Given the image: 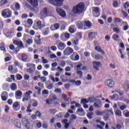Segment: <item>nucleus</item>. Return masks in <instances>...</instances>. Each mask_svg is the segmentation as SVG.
Segmentation results:
<instances>
[{
  "mask_svg": "<svg viewBox=\"0 0 129 129\" xmlns=\"http://www.w3.org/2000/svg\"><path fill=\"white\" fill-rule=\"evenodd\" d=\"M40 80L42 82H46V77H42L41 78H40Z\"/></svg>",
  "mask_w": 129,
  "mask_h": 129,
  "instance_id": "nucleus-61",
  "label": "nucleus"
},
{
  "mask_svg": "<svg viewBox=\"0 0 129 129\" xmlns=\"http://www.w3.org/2000/svg\"><path fill=\"white\" fill-rule=\"evenodd\" d=\"M29 4H31L33 7V13H39V8L38 7V0H26Z\"/></svg>",
  "mask_w": 129,
  "mask_h": 129,
  "instance_id": "nucleus-2",
  "label": "nucleus"
},
{
  "mask_svg": "<svg viewBox=\"0 0 129 129\" xmlns=\"http://www.w3.org/2000/svg\"><path fill=\"white\" fill-rule=\"evenodd\" d=\"M50 78H51V80H52V82L53 83L58 82L59 81V78H54V77L51 76Z\"/></svg>",
  "mask_w": 129,
  "mask_h": 129,
  "instance_id": "nucleus-32",
  "label": "nucleus"
},
{
  "mask_svg": "<svg viewBox=\"0 0 129 129\" xmlns=\"http://www.w3.org/2000/svg\"><path fill=\"white\" fill-rule=\"evenodd\" d=\"M113 31L114 32H115V33H117V34H118V33H119L120 32V30H119V29L116 28V27H114L113 28Z\"/></svg>",
  "mask_w": 129,
  "mask_h": 129,
  "instance_id": "nucleus-39",
  "label": "nucleus"
},
{
  "mask_svg": "<svg viewBox=\"0 0 129 129\" xmlns=\"http://www.w3.org/2000/svg\"><path fill=\"white\" fill-rule=\"evenodd\" d=\"M47 13H48V10L46 8H44L43 10L40 12V15L41 17H47Z\"/></svg>",
  "mask_w": 129,
  "mask_h": 129,
  "instance_id": "nucleus-19",
  "label": "nucleus"
},
{
  "mask_svg": "<svg viewBox=\"0 0 129 129\" xmlns=\"http://www.w3.org/2000/svg\"><path fill=\"white\" fill-rule=\"evenodd\" d=\"M122 24L124 25V27L123 28V31H127L128 30V25H127V23L125 22H122Z\"/></svg>",
  "mask_w": 129,
  "mask_h": 129,
  "instance_id": "nucleus-24",
  "label": "nucleus"
},
{
  "mask_svg": "<svg viewBox=\"0 0 129 129\" xmlns=\"http://www.w3.org/2000/svg\"><path fill=\"white\" fill-rule=\"evenodd\" d=\"M75 85H76V86H80V85H81V81H76Z\"/></svg>",
  "mask_w": 129,
  "mask_h": 129,
  "instance_id": "nucleus-44",
  "label": "nucleus"
},
{
  "mask_svg": "<svg viewBox=\"0 0 129 129\" xmlns=\"http://www.w3.org/2000/svg\"><path fill=\"white\" fill-rule=\"evenodd\" d=\"M70 38V35L68 33H63L60 35V39L62 41H65Z\"/></svg>",
  "mask_w": 129,
  "mask_h": 129,
  "instance_id": "nucleus-10",
  "label": "nucleus"
},
{
  "mask_svg": "<svg viewBox=\"0 0 129 129\" xmlns=\"http://www.w3.org/2000/svg\"><path fill=\"white\" fill-rule=\"evenodd\" d=\"M22 57V60L23 61V62H25L28 59V56H27V54L23 53L21 55Z\"/></svg>",
  "mask_w": 129,
  "mask_h": 129,
  "instance_id": "nucleus-29",
  "label": "nucleus"
},
{
  "mask_svg": "<svg viewBox=\"0 0 129 129\" xmlns=\"http://www.w3.org/2000/svg\"><path fill=\"white\" fill-rule=\"evenodd\" d=\"M13 108L15 111H18L20 109V104L19 102H15L13 105Z\"/></svg>",
  "mask_w": 129,
  "mask_h": 129,
  "instance_id": "nucleus-14",
  "label": "nucleus"
},
{
  "mask_svg": "<svg viewBox=\"0 0 129 129\" xmlns=\"http://www.w3.org/2000/svg\"><path fill=\"white\" fill-rule=\"evenodd\" d=\"M56 11L57 14H58V15L62 18H65V17H66V13L62 9L59 8H56Z\"/></svg>",
  "mask_w": 129,
  "mask_h": 129,
  "instance_id": "nucleus-9",
  "label": "nucleus"
},
{
  "mask_svg": "<svg viewBox=\"0 0 129 129\" xmlns=\"http://www.w3.org/2000/svg\"><path fill=\"white\" fill-rule=\"evenodd\" d=\"M64 70L66 72H69L70 71H71V68H70V67H67Z\"/></svg>",
  "mask_w": 129,
  "mask_h": 129,
  "instance_id": "nucleus-58",
  "label": "nucleus"
},
{
  "mask_svg": "<svg viewBox=\"0 0 129 129\" xmlns=\"http://www.w3.org/2000/svg\"><path fill=\"white\" fill-rule=\"evenodd\" d=\"M64 0H48L49 4L55 7H61Z\"/></svg>",
  "mask_w": 129,
  "mask_h": 129,
  "instance_id": "nucleus-5",
  "label": "nucleus"
},
{
  "mask_svg": "<svg viewBox=\"0 0 129 129\" xmlns=\"http://www.w3.org/2000/svg\"><path fill=\"white\" fill-rule=\"evenodd\" d=\"M95 50H96V51H97L98 52H100V51H101V48H100V47H99V46H97L95 47Z\"/></svg>",
  "mask_w": 129,
  "mask_h": 129,
  "instance_id": "nucleus-59",
  "label": "nucleus"
},
{
  "mask_svg": "<svg viewBox=\"0 0 129 129\" xmlns=\"http://www.w3.org/2000/svg\"><path fill=\"white\" fill-rule=\"evenodd\" d=\"M117 6H118V4L117 3V2L114 1L113 3V7H114V8H117Z\"/></svg>",
  "mask_w": 129,
  "mask_h": 129,
  "instance_id": "nucleus-50",
  "label": "nucleus"
},
{
  "mask_svg": "<svg viewBox=\"0 0 129 129\" xmlns=\"http://www.w3.org/2000/svg\"><path fill=\"white\" fill-rule=\"evenodd\" d=\"M77 26L80 30H82V28H83V24H82V22L80 21H78L77 22Z\"/></svg>",
  "mask_w": 129,
  "mask_h": 129,
  "instance_id": "nucleus-23",
  "label": "nucleus"
},
{
  "mask_svg": "<svg viewBox=\"0 0 129 129\" xmlns=\"http://www.w3.org/2000/svg\"><path fill=\"white\" fill-rule=\"evenodd\" d=\"M11 88L13 91L17 90V85L16 83H12L11 86Z\"/></svg>",
  "mask_w": 129,
  "mask_h": 129,
  "instance_id": "nucleus-28",
  "label": "nucleus"
},
{
  "mask_svg": "<svg viewBox=\"0 0 129 129\" xmlns=\"http://www.w3.org/2000/svg\"><path fill=\"white\" fill-rule=\"evenodd\" d=\"M107 115H113V111H112V109H111L108 110Z\"/></svg>",
  "mask_w": 129,
  "mask_h": 129,
  "instance_id": "nucleus-41",
  "label": "nucleus"
},
{
  "mask_svg": "<svg viewBox=\"0 0 129 129\" xmlns=\"http://www.w3.org/2000/svg\"><path fill=\"white\" fill-rule=\"evenodd\" d=\"M2 16L4 17L5 19L11 18V17H12V11L9 9L4 10L2 11Z\"/></svg>",
  "mask_w": 129,
  "mask_h": 129,
  "instance_id": "nucleus-3",
  "label": "nucleus"
},
{
  "mask_svg": "<svg viewBox=\"0 0 129 129\" xmlns=\"http://www.w3.org/2000/svg\"><path fill=\"white\" fill-rule=\"evenodd\" d=\"M29 78H30V76L27 74L24 75V79L25 80H29Z\"/></svg>",
  "mask_w": 129,
  "mask_h": 129,
  "instance_id": "nucleus-63",
  "label": "nucleus"
},
{
  "mask_svg": "<svg viewBox=\"0 0 129 129\" xmlns=\"http://www.w3.org/2000/svg\"><path fill=\"white\" fill-rule=\"evenodd\" d=\"M84 56H85V57H89V56H90V52H89L88 51L84 52Z\"/></svg>",
  "mask_w": 129,
  "mask_h": 129,
  "instance_id": "nucleus-47",
  "label": "nucleus"
},
{
  "mask_svg": "<svg viewBox=\"0 0 129 129\" xmlns=\"http://www.w3.org/2000/svg\"><path fill=\"white\" fill-rule=\"evenodd\" d=\"M35 114L38 117H41V115H42V114H41L39 111H36L35 112Z\"/></svg>",
  "mask_w": 129,
  "mask_h": 129,
  "instance_id": "nucleus-64",
  "label": "nucleus"
},
{
  "mask_svg": "<svg viewBox=\"0 0 129 129\" xmlns=\"http://www.w3.org/2000/svg\"><path fill=\"white\" fill-rule=\"evenodd\" d=\"M34 72V71L32 70V69H28L27 70V73H29V74H32Z\"/></svg>",
  "mask_w": 129,
  "mask_h": 129,
  "instance_id": "nucleus-60",
  "label": "nucleus"
},
{
  "mask_svg": "<svg viewBox=\"0 0 129 129\" xmlns=\"http://www.w3.org/2000/svg\"><path fill=\"white\" fill-rule=\"evenodd\" d=\"M4 95H8V92H3L2 94V99L3 101H7V97Z\"/></svg>",
  "mask_w": 129,
  "mask_h": 129,
  "instance_id": "nucleus-21",
  "label": "nucleus"
},
{
  "mask_svg": "<svg viewBox=\"0 0 129 129\" xmlns=\"http://www.w3.org/2000/svg\"><path fill=\"white\" fill-rule=\"evenodd\" d=\"M42 94H45V95L49 94V91H48V90H43L42 91Z\"/></svg>",
  "mask_w": 129,
  "mask_h": 129,
  "instance_id": "nucleus-48",
  "label": "nucleus"
},
{
  "mask_svg": "<svg viewBox=\"0 0 129 129\" xmlns=\"http://www.w3.org/2000/svg\"><path fill=\"white\" fill-rule=\"evenodd\" d=\"M8 0H1L0 1V7H3V6H6L8 4Z\"/></svg>",
  "mask_w": 129,
  "mask_h": 129,
  "instance_id": "nucleus-25",
  "label": "nucleus"
},
{
  "mask_svg": "<svg viewBox=\"0 0 129 129\" xmlns=\"http://www.w3.org/2000/svg\"><path fill=\"white\" fill-rule=\"evenodd\" d=\"M50 32V30H49V28L48 27H47V28H45L44 30H43V35L44 36H46L47 35H48V34H49V32Z\"/></svg>",
  "mask_w": 129,
  "mask_h": 129,
  "instance_id": "nucleus-22",
  "label": "nucleus"
},
{
  "mask_svg": "<svg viewBox=\"0 0 129 129\" xmlns=\"http://www.w3.org/2000/svg\"><path fill=\"white\" fill-rule=\"evenodd\" d=\"M73 43L75 45H79V40L78 39H75L73 40Z\"/></svg>",
  "mask_w": 129,
  "mask_h": 129,
  "instance_id": "nucleus-43",
  "label": "nucleus"
},
{
  "mask_svg": "<svg viewBox=\"0 0 129 129\" xmlns=\"http://www.w3.org/2000/svg\"><path fill=\"white\" fill-rule=\"evenodd\" d=\"M97 35V33L96 32H90L88 34V38L89 40H93L94 38L96 37V36Z\"/></svg>",
  "mask_w": 129,
  "mask_h": 129,
  "instance_id": "nucleus-15",
  "label": "nucleus"
},
{
  "mask_svg": "<svg viewBox=\"0 0 129 129\" xmlns=\"http://www.w3.org/2000/svg\"><path fill=\"white\" fill-rule=\"evenodd\" d=\"M36 25L38 28H39V29H40V30H42L43 28H45V25L44 24H42V22L41 21V20L38 21L36 22Z\"/></svg>",
  "mask_w": 129,
  "mask_h": 129,
  "instance_id": "nucleus-17",
  "label": "nucleus"
},
{
  "mask_svg": "<svg viewBox=\"0 0 129 129\" xmlns=\"http://www.w3.org/2000/svg\"><path fill=\"white\" fill-rule=\"evenodd\" d=\"M7 102L9 105H12L13 104V100H12L11 99H9L8 100Z\"/></svg>",
  "mask_w": 129,
  "mask_h": 129,
  "instance_id": "nucleus-56",
  "label": "nucleus"
},
{
  "mask_svg": "<svg viewBox=\"0 0 129 129\" xmlns=\"http://www.w3.org/2000/svg\"><path fill=\"white\" fill-rule=\"evenodd\" d=\"M65 65H66V62L64 60H62L59 63V66H61L62 68L65 67Z\"/></svg>",
  "mask_w": 129,
  "mask_h": 129,
  "instance_id": "nucleus-35",
  "label": "nucleus"
},
{
  "mask_svg": "<svg viewBox=\"0 0 129 129\" xmlns=\"http://www.w3.org/2000/svg\"><path fill=\"white\" fill-rule=\"evenodd\" d=\"M77 112H81L82 113H84V110L82 108H80L77 110Z\"/></svg>",
  "mask_w": 129,
  "mask_h": 129,
  "instance_id": "nucleus-49",
  "label": "nucleus"
},
{
  "mask_svg": "<svg viewBox=\"0 0 129 129\" xmlns=\"http://www.w3.org/2000/svg\"><path fill=\"white\" fill-rule=\"evenodd\" d=\"M93 11L96 13V14H98V16L97 17H99V8L98 7H94Z\"/></svg>",
  "mask_w": 129,
  "mask_h": 129,
  "instance_id": "nucleus-30",
  "label": "nucleus"
},
{
  "mask_svg": "<svg viewBox=\"0 0 129 129\" xmlns=\"http://www.w3.org/2000/svg\"><path fill=\"white\" fill-rule=\"evenodd\" d=\"M94 107L97 108H100L102 106V103L101 102V100H97L96 102L94 103Z\"/></svg>",
  "mask_w": 129,
  "mask_h": 129,
  "instance_id": "nucleus-13",
  "label": "nucleus"
},
{
  "mask_svg": "<svg viewBox=\"0 0 129 129\" xmlns=\"http://www.w3.org/2000/svg\"><path fill=\"white\" fill-rule=\"evenodd\" d=\"M103 57L102 56L100 55V54H96L95 55L94 59L96 60H100V59H103Z\"/></svg>",
  "mask_w": 129,
  "mask_h": 129,
  "instance_id": "nucleus-31",
  "label": "nucleus"
},
{
  "mask_svg": "<svg viewBox=\"0 0 129 129\" xmlns=\"http://www.w3.org/2000/svg\"><path fill=\"white\" fill-rule=\"evenodd\" d=\"M88 102H89V101L87 100V99H82L81 100V103L83 104H86V103H88Z\"/></svg>",
  "mask_w": 129,
  "mask_h": 129,
  "instance_id": "nucleus-33",
  "label": "nucleus"
},
{
  "mask_svg": "<svg viewBox=\"0 0 129 129\" xmlns=\"http://www.w3.org/2000/svg\"><path fill=\"white\" fill-rule=\"evenodd\" d=\"M15 9H16V10L17 11H20V10H21V5H20V4H19V3H16V4Z\"/></svg>",
  "mask_w": 129,
  "mask_h": 129,
  "instance_id": "nucleus-36",
  "label": "nucleus"
},
{
  "mask_svg": "<svg viewBox=\"0 0 129 129\" xmlns=\"http://www.w3.org/2000/svg\"><path fill=\"white\" fill-rule=\"evenodd\" d=\"M112 37L114 41H117V40L119 39V36L116 34L114 35Z\"/></svg>",
  "mask_w": 129,
  "mask_h": 129,
  "instance_id": "nucleus-42",
  "label": "nucleus"
},
{
  "mask_svg": "<svg viewBox=\"0 0 129 129\" xmlns=\"http://www.w3.org/2000/svg\"><path fill=\"white\" fill-rule=\"evenodd\" d=\"M23 95V92L20 90H17L15 92V97L17 99H21L19 97H22Z\"/></svg>",
  "mask_w": 129,
  "mask_h": 129,
  "instance_id": "nucleus-16",
  "label": "nucleus"
},
{
  "mask_svg": "<svg viewBox=\"0 0 129 129\" xmlns=\"http://www.w3.org/2000/svg\"><path fill=\"white\" fill-rule=\"evenodd\" d=\"M115 22H117V23H121V19L118 18H115Z\"/></svg>",
  "mask_w": 129,
  "mask_h": 129,
  "instance_id": "nucleus-62",
  "label": "nucleus"
},
{
  "mask_svg": "<svg viewBox=\"0 0 129 129\" xmlns=\"http://www.w3.org/2000/svg\"><path fill=\"white\" fill-rule=\"evenodd\" d=\"M27 23L29 25H33V20L31 19H28L27 20Z\"/></svg>",
  "mask_w": 129,
  "mask_h": 129,
  "instance_id": "nucleus-54",
  "label": "nucleus"
},
{
  "mask_svg": "<svg viewBox=\"0 0 129 129\" xmlns=\"http://www.w3.org/2000/svg\"><path fill=\"white\" fill-rule=\"evenodd\" d=\"M105 84L109 87H113V86H114V82L111 80H107L105 81Z\"/></svg>",
  "mask_w": 129,
  "mask_h": 129,
  "instance_id": "nucleus-11",
  "label": "nucleus"
},
{
  "mask_svg": "<svg viewBox=\"0 0 129 129\" xmlns=\"http://www.w3.org/2000/svg\"><path fill=\"white\" fill-rule=\"evenodd\" d=\"M84 11V3H80L76 7L73 8V12L74 14H81Z\"/></svg>",
  "mask_w": 129,
  "mask_h": 129,
  "instance_id": "nucleus-1",
  "label": "nucleus"
},
{
  "mask_svg": "<svg viewBox=\"0 0 129 129\" xmlns=\"http://www.w3.org/2000/svg\"><path fill=\"white\" fill-rule=\"evenodd\" d=\"M22 122L26 129H33V124H30L26 118H22Z\"/></svg>",
  "mask_w": 129,
  "mask_h": 129,
  "instance_id": "nucleus-6",
  "label": "nucleus"
},
{
  "mask_svg": "<svg viewBox=\"0 0 129 129\" xmlns=\"http://www.w3.org/2000/svg\"><path fill=\"white\" fill-rule=\"evenodd\" d=\"M9 110H10V107H9V106L6 105L5 106V112L8 113V112H9Z\"/></svg>",
  "mask_w": 129,
  "mask_h": 129,
  "instance_id": "nucleus-46",
  "label": "nucleus"
},
{
  "mask_svg": "<svg viewBox=\"0 0 129 129\" xmlns=\"http://www.w3.org/2000/svg\"><path fill=\"white\" fill-rule=\"evenodd\" d=\"M69 32L71 34H74L76 32V30L74 28V26H71L69 28Z\"/></svg>",
  "mask_w": 129,
  "mask_h": 129,
  "instance_id": "nucleus-26",
  "label": "nucleus"
},
{
  "mask_svg": "<svg viewBox=\"0 0 129 129\" xmlns=\"http://www.w3.org/2000/svg\"><path fill=\"white\" fill-rule=\"evenodd\" d=\"M49 112L51 113V114H54L56 113V109H50L49 110Z\"/></svg>",
  "mask_w": 129,
  "mask_h": 129,
  "instance_id": "nucleus-38",
  "label": "nucleus"
},
{
  "mask_svg": "<svg viewBox=\"0 0 129 129\" xmlns=\"http://www.w3.org/2000/svg\"><path fill=\"white\" fill-rule=\"evenodd\" d=\"M47 89L49 90H51L53 88V85L52 84H50L47 87Z\"/></svg>",
  "mask_w": 129,
  "mask_h": 129,
  "instance_id": "nucleus-57",
  "label": "nucleus"
},
{
  "mask_svg": "<svg viewBox=\"0 0 129 129\" xmlns=\"http://www.w3.org/2000/svg\"><path fill=\"white\" fill-rule=\"evenodd\" d=\"M50 49L52 51H57V47L55 46H51L50 47Z\"/></svg>",
  "mask_w": 129,
  "mask_h": 129,
  "instance_id": "nucleus-53",
  "label": "nucleus"
},
{
  "mask_svg": "<svg viewBox=\"0 0 129 129\" xmlns=\"http://www.w3.org/2000/svg\"><path fill=\"white\" fill-rule=\"evenodd\" d=\"M27 67H30L31 68H33V69H35L36 68V66L33 63H27L26 64Z\"/></svg>",
  "mask_w": 129,
  "mask_h": 129,
  "instance_id": "nucleus-34",
  "label": "nucleus"
},
{
  "mask_svg": "<svg viewBox=\"0 0 129 129\" xmlns=\"http://www.w3.org/2000/svg\"><path fill=\"white\" fill-rule=\"evenodd\" d=\"M33 93L32 91H28L23 94V98L22 101L23 102H26V101H29L31 99V94Z\"/></svg>",
  "mask_w": 129,
  "mask_h": 129,
  "instance_id": "nucleus-4",
  "label": "nucleus"
},
{
  "mask_svg": "<svg viewBox=\"0 0 129 129\" xmlns=\"http://www.w3.org/2000/svg\"><path fill=\"white\" fill-rule=\"evenodd\" d=\"M115 114L117 116H121V111H120L119 110H117L115 112Z\"/></svg>",
  "mask_w": 129,
  "mask_h": 129,
  "instance_id": "nucleus-37",
  "label": "nucleus"
},
{
  "mask_svg": "<svg viewBox=\"0 0 129 129\" xmlns=\"http://www.w3.org/2000/svg\"><path fill=\"white\" fill-rule=\"evenodd\" d=\"M81 66H82V64H79L78 65H77L76 66L77 67L76 71H79V70H80V68H81Z\"/></svg>",
  "mask_w": 129,
  "mask_h": 129,
  "instance_id": "nucleus-55",
  "label": "nucleus"
},
{
  "mask_svg": "<svg viewBox=\"0 0 129 129\" xmlns=\"http://www.w3.org/2000/svg\"><path fill=\"white\" fill-rule=\"evenodd\" d=\"M55 45H56L57 49L60 51H63L66 48V44L60 41H56Z\"/></svg>",
  "mask_w": 129,
  "mask_h": 129,
  "instance_id": "nucleus-7",
  "label": "nucleus"
},
{
  "mask_svg": "<svg viewBox=\"0 0 129 129\" xmlns=\"http://www.w3.org/2000/svg\"><path fill=\"white\" fill-rule=\"evenodd\" d=\"M3 119L6 120V121H10V117L9 116H5L4 117Z\"/></svg>",
  "mask_w": 129,
  "mask_h": 129,
  "instance_id": "nucleus-51",
  "label": "nucleus"
},
{
  "mask_svg": "<svg viewBox=\"0 0 129 129\" xmlns=\"http://www.w3.org/2000/svg\"><path fill=\"white\" fill-rule=\"evenodd\" d=\"M17 80H22L23 79V77L20 74L16 75Z\"/></svg>",
  "mask_w": 129,
  "mask_h": 129,
  "instance_id": "nucleus-45",
  "label": "nucleus"
},
{
  "mask_svg": "<svg viewBox=\"0 0 129 129\" xmlns=\"http://www.w3.org/2000/svg\"><path fill=\"white\" fill-rule=\"evenodd\" d=\"M84 26L88 28V29H90V28H91V27H92V24L90 22L88 21H86L84 22Z\"/></svg>",
  "mask_w": 129,
  "mask_h": 129,
  "instance_id": "nucleus-20",
  "label": "nucleus"
},
{
  "mask_svg": "<svg viewBox=\"0 0 129 129\" xmlns=\"http://www.w3.org/2000/svg\"><path fill=\"white\" fill-rule=\"evenodd\" d=\"M79 54H77L75 56V58H72V60H73V61H78V60H79Z\"/></svg>",
  "mask_w": 129,
  "mask_h": 129,
  "instance_id": "nucleus-40",
  "label": "nucleus"
},
{
  "mask_svg": "<svg viewBox=\"0 0 129 129\" xmlns=\"http://www.w3.org/2000/svg\"><path fill=\"white\" fill-rule=\"evenodd\" d=\"M116 127L117 129H121L122 127H124V126L123 125V123L121 122V123H118L116 125Z\"/></svg>",
  "mask_w": 129,
  "mask_h": 129,
  "instance_id": "nucleus-27",
  "label": "nucleus"
},
{
  "mask_svg": "<svg viewBox=\"0 0 129 129\" xmlns=\"http://www.w3.org/2000/svg\"><path fill=\"white\" fill-rule=\"evenodd\" d=\"M13 43L14 45H17L18 47H20V48H23L24 46H23V43L22 41H19L18 40H15L13 41Z\"/></svg>",
  "mask_w": 129,
  "mask_h": 129,
  "instance_id": "nucleus-18",
  "label": "nucleus"
},
{
  "mask_svg": "<svg viewBox=\"0 0 129 129\" xmlns=\"http://www.w3.org/2000/svg\"><path fill=\"white\" fill-rule=\"evenodd\" d=\"M126 106L125 105H121L120 106V110H124V109H126Z\"/></svg>",
  "mask_w": 129,
  "mask_h": 129,
  "instance_id": "nucleus-52",
  "label": "nucleus"
},
{
  "mask_svg": "<svg viewBox=\"0 0 129 129\" xmlns=\"http://www.w3.org/2000/svg\"><path fill=\"white\" fill-rule=\"evenodd\" d=\"M73 49L71 48V47H68L63 50V55H64V56H69V55H71V53H73Z\"/></svg>",
  "mask_w": 129,
  "mask_h": 129,
  "instance_id": "nucleus-8",
  "label": "nucleus"
},
{
  "mask_svg": "<svg viewBox=\"0 0 129 129\" xmlns=\"http://www.w3.org/2000/svg\"><path fill=\"white\" fill-rule=\"evenodd\" d=\"M93 68L96 69V70L98 71V70H99L98 68L101 66V63L99 61H94L93 62Z\"/></svg>",
  "mask_w": 129,
  "mask_h": 129,
  "instance_id": "nucleus-12",
  "label": "nucleus"
}]
</instances>
